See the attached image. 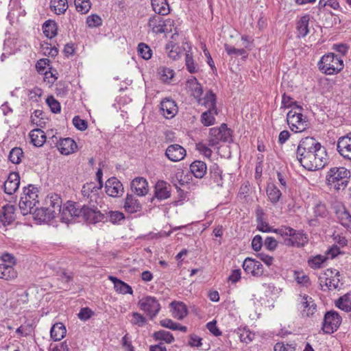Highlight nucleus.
<instances>
[{"instance_id": "aec40b11", "label": "nucleus", "mask_w": 351, "mask_h": 351, "mask_svg": "<svg viewBox=\"0 0 351 351\" xmlns=\"http://www.w3.org/2000/svg\"><path fill=\"white\" fill-rule=\"evenodd\" d=\"M131 189L139 196H144L148 192V183L143 178H136L131 182Z\"/></svg>"}, {"instance_id": "ea45409f", "label": "nucleus", "mask_w": 351, "mask_h": 351, "mask_svg": "<svg viewBox=\"0 0 351 351\" xmlns=\"http://www.w3.org/2000/svg\"><path fill=\"white\" fill-rule=\"evenodd\" d=\"M209 170L211 179L213 180L217 186H221L223 184L222 171L219 169V166L217 164H213L210 166Z\"/></svg>"}, {"instance_id": "052dcab7", "label": "nucleus", "mask_w": 351, "mask_h": 351, "mask_svg": "<svg viewBox=\"0 0 351 351\" xmlns=\"http://www.w3.org/2000/svg\"><path fill=\"white\" fill-rule=\"evenodd\" d=\"M274 232L280 234L284 239L285 237H289L291 232H294V229L288 226H281L279 228L274 229Z\"/></svg>"}, {"instance_id": "79ce46f5", "label": "nucleus", "mask_w": 351, "mask_h": 351, "mask_svg": "<svg viewBox=\"0 0 351 351\" xmlns=\"http://www.w3.org/2000/svg\"><path fill=\"white\" fill-rule=\"evenodd\" d=\"M309 16H303L297 24V29L300 36L304 37L308 34Z\"/></svg>"}, {"instance_id": "8fccbe9b", "label": "nucleus", "mask_w": 351, "mask_h": 351, "mask_svg": "<svg viewBox=\"0 0 351 351\" xmlns=\"http://www.w3.org/2000/svg\"><path fill=\"white\" fill-rule=\"evenodd\" d=\"M138 54L145 60L151 58L152 56V51L150 47L143 43L138 44Z\"/></svg>"}, {"instance_id": "4468645a", "label": "nucleus", "mask_w": 351, "mask_h": 351, "mask_svg": "<svg viewBox=\"0 0 351 351\" xmlns=\"http://www.w3.org/2000/svg\"><path fill=\"white\" fill-rule=\"evenodd\" d=\"M80 217L90 223H96L102 219L103 215L97 209L84 205L80 206Z\"/></svg>"}, {"instance_id": "c03bdc74", "label": "nucleus", "mask_w": 351, "mask_h": 351, "mask_svg": "<svg viewBox=\"0 0 351 351\" xmlns=\"http://www.w3.org/2000/svg\"><path fill=\"white\" fill-rule=\"evenodd\" d=\"M165 49L170 58L176 60L180 57L181 52L180 47L173 41H171L166 45Z\"/></svg>"}, {"instance_id": "f704fd0d", "label": "nucleus", "mask_w": 351, "mask_h": 351, "mask_svg": "<svg viewBox=\"0 0 351 351\" xmlns=\"http://www.w3.org/2000/svg\"><path fill=\"white\" fill-rule=\"evenodd\" d=\"M267 195L269 201L273 204H276L282 196L280 189L274 184H269L267 187Z\"/></svg>"}, {"instance_id": "58836bf2", "label": "nucleus", "mask_w": 351, "mask_h": 351, "mask_svg": "<svg viewBox=\"0 0 351 351\" xmlns=\"http://www.w3.org/2000/svg\"><path fill=\"white\" fill-rule=\"evenodd\" d=\"M50 7L56 14H64L68 8L67 0H51Z\"/></svg>"}, {"instance_id": "603ef678", "label": "nucleus", "mask_w": 351, "mask_h": 351, "mask_svg": "<svg viewBox=\"0 0 351 351\" xmlns=\"http://www.w3.org/2000/svg\"><path fill=\"white\" fill-rule=\"evenodd\" d=\"M155 340H163L166 343H170L173 341L174 338L169 332L159 330L158 332H155Z\"/></svg>"}, {"instance_id": "49530a36", "label": "nucleus", "mask_w": 351, "mask_h": 351, "mask_svg": "<svg viewBox=\"0 0 351 351\" xmlns=\"http://www.w3.org/2000/svg\"><path fill=\"white\" fill-rule=\"evenodd\" d=\"M23 157V152L20 147H14L10 152L8 158L14 164H19Z\"/></svg>"}, {"instance_id": "473e14b6", "label": "nucleus", "mask_w": 351, "mask_h": 351, "mask_svg": "<svg viewBox=\"0 0 351 351\" xmlns=\"http://www.w3.org/2000/svg\"><path fill=\"white\" fill-rule=\"evenodd\" d=\"M66 333V328L62 323H56L53 324L50 330L51 337L56 341H60L64 338Z\"/></svg>"}, {"instance_id": "7c9ffc66", "label": "nucleus", "mask_w": 351, "mask_h": 351, "mask_svg": "<svg viewBox=\"0 0 351 351\" xmlns=\"http://www.w3.org/2000/svg\"><path fill=\"white\" fill-rule=\"evenodd\" d=\"M31 143L36 147H41L46 141L45 132L39 128L34 129L29 132Z\"/></svg>"}, {"instance_id": "c756f323", "label": "nucleus", "mask_w": 351, "mask_h": 351, "mask_svg": "<svg viewBox=\"0 0 351 351\" xmlns=\"http://www.w3.org/2000/svg\"><path fill=\"white\" fill-rule=\"evenodd\" d=\"M190 171L195 178H202L206 173L207 166L203 161L195 160L191 164Z\"/></svg>"}, {"instance_id": "6ab92c4d", "label": "nucleus", "mask_w": 351, "mask_h": 351, "mask_svg": "<svg viewBox=\"0 0 351 351\" xmlns=\"http://www.w3.org/2000/svg\"><path fill=\"white\" fill-rule=\"evenodd\" d=\"M171 195V185L163 180H159L155 184V198L166 199Z\"/></svg>"}, {"instance_id": "de8ad7c7", "label": "nucleus", "mask_w": 351, "mask_h": 351, "mask_svg": "<svg viewBox=\"0 0 351 351\" xmlns=\"http://www.w3.org/2000/svg\"><path fill=\"white\" fill-rule=\"evenodd\" d=\"M74 4L77 11L82 14L87 13L91 5L89 0H75Z\"/></svg>"}, {"instance_id": "72a5a7b5", "label": "nucleus", "mask_w": 351, "mask_h": 351, "mask_svg": "<svg viewBox=\"0 0 351 351\" xmlns=\"http://www.w3.org/2000/svg\"><path fill=\"white\" fill-rule=\"evenodd\" d=\"M174 71L166 66L158 69V77L163 83L169 84L174 77Z\"/></svg>"}, {"instance_id": "b1692460", "label": "nucleus", "mask_w": 351, "mask_h": 351, "mask_svg": "<svg viewBox=\"0 0 351 351\" xmlns=\"http://www.w3.org/2000/svg\"><path fill=\"white\" fill-rule=\"evenodd\" d=\"M49 206L46 210L48 211L49 214L51 215V217H55L57 213H60L61 211V198L58 195L51 196L47 200Z\"/></svg>"}, {"instance_id": "a18cd8bd", "label": "nucleus", "mask_w": 351, "mask_h": 351, "mask_svg": "<svg viewBox=\"0 0 351 351\" xmlns=\"http://www.w3.org/2000/svg\"><path fill=\"white\" fill-rule=\"evenodd\" d=\"M155 14L158 13L161 16L167 15L170 12L169 5L167 0H155Z\"/></svg>"}, {"instance_id": "0e129e2a", "label": "nucleus", "mask_w": 351, "mask_h": 351, "mask_svg": "<svg viewBox=\"0 0 351 351\" xmlns=\"http://www.w3.org/2000/svg\"><path fill=\"white\" fill-rule=\"evenodd\" d=\"M108 217L110 222L117 223L124 219V215L119 211H110L109 212Z\"/></svg>"}, {"instance_id": "4d7b16f0", "label": "nucleus", "mask_w": 351, "mask_h": 351, "mask_svg": "<svg viewBox=\"0 0 351 351\" xmlns=\"http://www.w3.org/2000/svg\"><path fill=\"white\" fill-rule=\"evenodd\" d=\"M32 331V325L29 324L21 325L16 330V332L19 337H27L31 335Z\"/></svg>"}, {"instance_id": "1a4fd4ad", "label": "nucleus", "mask_w": 351, "mask_h": 351, "mask_svg": "<svg viewBox=\"0 0 351 351\" xmlns=\"http://www.w3.org/2000/svg\"><path fill=\"white\" fill-rule=\"evenodd\" d=\"M80 204L79 203L68 201L61 209L60 220L66 223H69L75 218L80 217Z\"/></svg>"}, {"instance_id": "4be33fe9", "label": "nucleus", "mask_w": 351, "mask_h": 351, "mask_svg": "<svg viewBox=\"0 0 351 351\" xmlns=\"http://www.w3.org/2000/svg\"><path fill=\"white\" fill-rule=\"evenodd\" d=\"M171 311L174 318L183 319L188 314L187 307L182 302L173 301L170 303Z\"/></svg>"}, {"instance_id": "13d9d810", "label": "nucleus", "mask_w": 351, "mask_h": 351, "mask_svg": "<svg viewBox=\"0 0 351 351\" xmlns=\"http://www.w3.org/2000/svg\"><path fill=\"white\" fill-rule=\"evenodd\" d=\"M314 213L316 217H320L322 218L327 217L328 215V211L326 206L321 203L316 205Z\"/></svg>"}, {"instance_id": "bf43d9fd", "label": "nucleus", "mask_w": 351, "mask_h": 351, "mask_svg": "<svg viewBox=\"0 0 351 351\" xmlns=\"http://www.w3.org/2000/svg\"><path fill=\"white\" fill-rule=\"evenodd\" d=\"M225 50L228 55L235 54L237 56H246V51L244 49H236L229 45H225Z\"/></svg>"}, {"instance_id": "9b49d317", "label": "nucleus", "mask_w": 351, "mask_h": 351, "mask_svg": "<svg viewBox=\"0 0 351 351\" xmlns=\"http://www.w3.org/2000/svg\"><path fill=\"white\" fill-rule=\"evenodd\" d=\"M160 111L166 119H171L178 113V108L176 101L169 97L164 98L160 105Z\"/></svg>"}, {"instance_id": "c85d7f7f", "label": "nucleus", "mask_w": 351, "mask_h": 351, "mask_svg": "<svg viewBox=\"0 0 351 351\" xmlns=\"http://www.w3.org/2000/svg\"><path fill=\"white\" fill-rule=\"evenodd\" d=\"M218 114L217 108L207 109L202 112L200 117V122L204 126L208 127L215 123V115Z\"/></svg>"}, {"instance_id": "2f4dec72", "label": "nucleus", "mask_w": 351, "mask_h": 351, "mask_svg": "<svg viewBox=\"0 0 351 351\" xmlns=\"http://www.w3.org/2000/svg\"><path fill=\"white\" fill-rule=\"evenodd\" d=\"M141 204L132 195L128 194L125 200L124 208L130 213H136L140 210Z\"/></svg>"}, {"instance_id": "864d4df0", "label": "nucleus", "mask_w": 351, "mask_h": 351, "mask_svg": "<svg viewBox=\"0 0 351 351\" xmlns=\"http://www.w3.org/2000/svg\"><path fill=\"white\" fill-rule=\"evenodd\" d=\"M98 186L94 182L86 183L84 184L82 189V193L84 196L89 197L90 193H97L98 190Z\"/></svg>"}, {"instance_id": "bb28decb", "label": "nucleus", "mask_w": 351, "mask_h": 351, "mask_svg": "<svg viewBox=\"0 0 351 351\" xmlns=\"http://www.w3.org/2000/svg\"><path fill=\"white\" fill-rule=\"evenodd\" d=\"M108 278L113 282L114 289L117 292L121 294H132L133 291L132 287L123 281L112 276H109Z\"/></svg>"}, {"instance_id": "393cba45", "label": "nucleus", "mask_w": 351, "mask_h": 351, "mask_svg": "<svg viewBox=\"0 0 351 351\" xmlns=\"http://www.w3.org/2000/svg\"><path fill=\"white\" fill-rule=\"evenodd\" d=\"M58 147L62 154L69 155L74 152L77 148V145L72 138H65L60 141Z\"/></svg>"}, {"instance_id": "a211bd4d", "label": "nucleus", "mask_w": 351, "mask_h": 351, "mask_svg": "<svg viewBox=\"0 0 351 351\" xmlns=\"http://www.w3.org/2000/svg\"><path fill=\"white\" fill-rule=\"evenodd\" d=\"M20 185V177L17 172H12L4 182V192L8 195L14 194Z\"/></svg>"}, {"instance_id": "412c9836", "label": "nucleus", "mask_w": 351, "mask_h": 351, "mask_svg": "<svg viewBox=\"0 0 351 351\" xmlns=\"http://www.w3.org/2000/svg\"><path fill=\"white\" fill-rule=\"evenodd\" d=\"M300 308L302 309L304 313H306V316L312 315L316 311V304L313 299L306 295H300Z\"/></svg>"}, {"instance_id": "9d476101", "label": "nucleus", "mask_w": 351, "mask_h": 351, "mask_svg": "<svg viewBox=\"0 0 351 351\" xmlns=\"http://www.w3.org/2000/svg\"><path fill=\"white\" fill-rule=\"evenodd\" d=\"M337 150L345 160L351 161V132L338 138Z\"/></svg>"}, {"instance_id": "69168bd1", "label": "nucleus", "mask_w": 351, "mask_h": 351, "mask_svg": "<svg viewBox=\"0 0 351 351\" xmlns=\"http://www.w3.org/2000/svg\"><path fill=\"white\" fill-rule=\"evenodd\" d=\"M73 123L74 126L79 130L83 131L87 128V122L80 118L78 116L74 117L73 119Z\"/></svg>"}, {"instance_id": "338daca9", "label": "nucleus", "mask_w": 351, "mask_h": 351, "mask_svg": "<svg viewBox=\"0 0 351 351\" xmlns=\"http://www.w3.org/2000/svg\"><path fill=\"white\" fill-rule=\"evenodd\" d=\"M264 246L269 251H274L278 246L277 241L271 237H267L264 242Z\"/></svg>"}, {"instance_id": "423d86ee", "label": "nucleus", "mask_w": 351, "mask_h": 351, "mask_svg": "<svg viewBox=\"0 0 351 351\" xmlns=\"http://www.w3.org/2000/svg\"><path fill=\"white\" fill-rule=\"evenodd\" d=\"M303 165V167L308 171H315L322 169L327 162V154L326 149L319 145V148L313 153Z\"/></svg>"}, {"instance_id": "20e7f679", "label": "nucleus", "mask_w": 351, "mask_h": 351, "mask_svg": "<svg viewBox=\"0 0 351 351\" xmlns=\"http://www.w3.org/2000/svg\"><path fill=\"white\" fill-rule=\"evenodd\" d=\"M302 108L295 106L289 111L287 115V121L290 129L294 132H302L308 128V121L302 113Z\"/></svg>"}, {"instance_id": "7ed1b4c3", "label": "nucleus", "mask_w": 351, "mask_h": 351, "mask_svg": "<svg viewBox=\"0 0 351 351\" xmlns=\"http://www.w3.org/2000/svg\"><path fill=\"white\" fill-rule=\"evenodd\" d=\"M318 66L322 73L326 75H334L343 69V60L341 57L329 53L322 56L318 63Z\"/></svg>"}, {"instance_id": "f03ea898", "label": "nucleus", "mask_w": 351, "mask_h": 351, "mask_svg": "<svg viewBox=\"0 0 351 351\" xmlns=\"http://www.w3.org/2000/svg\"><path fill=\"white\" fill-rule=\"evenodd\" d=\"M37 198L36 188L31 185L24 188L23 195L21 197L19 203V208L23 215L32 213L33 211H36L37 215L44 213L43 209L34 208L36 204L38 203Z\"/></svg>"}, {"instance_id": "4c0bfd02", "label": "nucleus", "mask_w": 351, "mask_h": 351, "mask_svg": "<svg viewBox=\"0 0 351 351\" xmlns=\"http://www.w3.org/2000/svg\"><path fill=\"white\" fill-rule=\"evenodd\" d=\"M43 33L48 38H52L57 34V24L53 21H47L43 26Z\"/></svg>"}, {"instance_id": "e433bc0d", "label": "nucleus", "mask_w": 351, "mask_h": 351, "mask_svg": "<svg viewBox=\"0 0 351 351\" xmlns=\"http://www.w3.org/2000/svg\"><path fill=\"white\" fill-rule=\"evenodd\" d=\"M335 305L339 308L346 311H351V299L350 293H346L339 298L336 302Z\"/></svg>"}, {"instance_id": "6e6552de", "label": "nucleus", "mask_w": 351, "mask_h": 351, "mask_svg": "<svg viewBox=\"0 0 351 351\" xmlns=\"http://www.w3.org/2000/svg\"><path fill=\"white\" fill-rule=\"evenodd\" d=\"M341 323V317L335 311L326 313L323 324L322 330L324 333L332 334L337 330Z\"/></svg>"}, {"instance_id": "a19ab883", "label": "nucleus", "mask_w": 351, "mask_h": 351, "mask_svg": "<svg viewBox=\"0 0 351 351\" xmlns=\"http://www.w3.org/2000/svg\"><path fill=\"white\" fill-rule=\"evenodd\" d=\"M241 341L245 343L251 342L254 338V334L250 331L246 327H239L236 330Z\"/></svg>"}, {"instance_id": "e2e57ef3", "label": "nucleus", "mask_w": 351, "mask_h": 351, "mask_svg": "<svg viewBox=\"0 0 351 351\" xmlns=\"http://www.w3.org/2000/svg\"><path fill=\"white\" fill-rule=\"evenodd\" d=\"M257 225V229L259 231L263 232H274V230L271 227H270L266 221H263V219L261 217H258V221Z\"/></svg>"}, {"instance_id": "5701e85b", "label": "nucleus", "mask_w": 351, "mask_h": 351, "mask_svg": "<svg viewBox=\"0 0 351 351\" xmlns=\"http://www.w3.org/2000/svg\"><path fill=\"white\" fill-rule=\"evenodd\" d=\"M14 206L12 205L6 204L3 206L0 211V221L3 226L9 225L14 220Z\"/></svg>"}, {"instance_id": "774afa93", "label": "nucleus", "mask_w": 351, "mask_h": 351, "mask_svg": "<svg viewBox=\"0 0 351 351\" xmlns=\"http://www.w3.org/2000/svg\"><path fill=\"white\" fill-rule=\"evenodd\" d=\"M274 351H294L295 347L292 345L277 343L274 348Z\"/></svg>"}, {"instance_id": "2eb2a0df", "label": "nucleus", "mask_w": 351, "mask_h": 351, "mask_svg": "<svg viewBox=\"0 0 351 351\" xmlns=\"http://www.w3.org/2000/svg\"><path fill=\"white\" fill-rule=\"evenodd\" d=\"M106 193L108 195L113 197L122 195L123 193V187L121 182L114 177L107 180L105 185Z\"/></svg>"}, {"instance_id": "0eeeda50", "label": "nucleus", "mask_w": 351, "mask_h": 351, "mask_svg": "<svg viewBox=\"0 0 351 351\" xmlns=\"http://www.w3.org/2000/svg\"><path fill=\"white\" fill-rule=\"evenodd\" d=\"M208 141L210 147L216 146L220 142L230 143L232 141L231 130L225 123H222L219 128H213L210 129Z\"/></svg>"}, {"instance_id": "f3484780", "label": "nucleus", "mask_w": 351, "mask_h": 351, "mask_svg": "<svg viewBox=\"0 0 351 351\" xmlns=\"http://www.w3.org/2000/svg\"><path fill=\"white\" fill-rule=\"evenodd\" d=\"M186 154L185 149L178 144L170 145L165 151V156L173 162L182 160L186 156Z\"/></svg>"}, {"instance_id": "3c124183", "label": "nucleus", "mask_w": 351, "mask_h": 351, "mask_svg": "<svg viewBox=\"0 0 351 351\" xmlns=\"http://www.w3.org/2000/svg\"><path fill=\"white\" fill-rule=\"evenodd\" d=\"M326 260V258L322 255H317L308 260V263L310 267L315 269L321 267L322 265Z\"/></svg>"}, {"instance_id": "680f3d73", "label": "nucleus", "mask_w": 351, "mask_h": 351, "mask_svg": "<svg viewBox=\"0 0 351 351\" xmlns=\"http://www.w3.org/2000/svg\"><path fill=\"white\" fill-rule=\"evenodd\" d=\"M132 319H131V323L134 325H137L138 326H143L146 323L145 318L138 313H133L132 314Z\"/></svg>"}, {"instance_id": "f257e3e1", "label": "nucleus", "mask_w": 351, "mask_h": 351, "mask_svg": "<svg viewBox=\"0 0 351 351\" xmlns=\"http://www.w3.org/2000/svg\"><path fill=\"white\" fill-rule=\"evenodd\" d=\"M350 170L344 167H331L326 173V182L330 189L337 191L344 190L350 179Z\"/></svg>"}, {"instance_id": "09e8293b", "label": "nucleus", "mask_w": 351, "mask_h": 351, "mask_svg": "<svg viewBox=\"0 0 351 351\" xmlns=\"http://www.w3.org/2000/svg\"><path fill=\"white\" fill-rule=\"evenodd\" d=\"M295 280L299 285L303 287H308L311 285L309 277L303 272L295 271Z\"/></svg>"}, {"instance_id": "ddd939ff", "label": "nucleus", "mask_w": 351, "mask_h": 351, "mask_svg": "<svg viewBox=\"0 0 351 351\" xmlns=\"http://www.w3.org/2000/svg\"><path fill=\"white\" fill-rule=\"evenodd\" d=\"M307 242L308 239L305 234L294 230V232H291L289 237L284 239L283 244L287 247H300L304 246Z\"/></svg>"}, {"instance_id": "c9c22d12", "label": "nucleus", "mask_w": 351, "mask_h": 351, "mask_svg": "<svg viewBox=\"0 0 351 351\" xmlns=\"http://www.w3.org/2000/svg\"><path fill=\"white\" fill-rule=\"evenodd\" d=\"M17 276L16 271L10 265L0 264V278L9 280Z\"/></svg>"}, {"instance_id": "6e6d98bb", "label": "nucleus", "mask_w": 351, "mask_h": 351, "mask_svg": "<svg viewBox=\"0 0 351 351\" xmlns=\"http://www.w3.org/2000/svg\"><path fill=\"white\" fill-rule=\"evenodd\" d=\"M86 23L90 27H95L101 25L102 20L101 17L97 14H91L86 19Z\"/></svg>"}, {"instance_id": "39448f33", "label": "nucleus", "mask_w": 351, "mask_h": 351, "mask_svg": "<svg viewBox=\"0 0 351 351\" xmlns=\"http://www.w3.org/2000/svg\"><path fill=\"white\" fill-rule=\"evenodd\" d=\"M320 143L313 137H306L302 138L296 149V156L298 161L303 166V165L308 160L307 157L316 151V149L319 148Z\"/></svg>"}, {"instance_id": "dca6fc26", "label": "nucleus", "mask_w": 351, "mask_h": 351, "mask_svg": "<svg viewBox=\"0 0 351 351\" xmlns=\"http://www.w3.org/2000/svg\"><path fill=\"white\" fill-rule=\"evenodd\" d=\"M242 266L246 273L251 274L253 276L259 277L263 274V265L251 258H246Z\"/></svg>"}, {"instance_id": "5fc2aeb1", "label": "nucleus", "mask_w": 351, "mask_h": 351, "mask_svg": "<svg viewBox=\"0 0 351 351\" xmlns=\"http://www.w3.org/2000/svg\"><path fill=\"white\" fill-rule=\"evenodd\" d=\"M46 102L50 108L52 112L58 113L60 112V104L56 99H55V98L53 96L47 97V99H46Z\"/></svg>"}, {"instance_id": "cd10ccee", "label": "nucleus", "mask_w": 351, "mask_h": 351, "mask_svg": "<svg viewBox=\"0 0 351 351\" xmlns=\"http://www.w3.org/2000/svg\"><path fill=\"white\" fill-rule=\"evenodd\" d=\"M198 104L207 109L217 108V97L212 90H208L204 97L198 99Z\"/></svg>"}, {"instance_id": "a878e982", "label": "nucleus", "mask_w": 351, "mask_h": 351, "mask_svg": "<svg viewBox=\"0 0 351 351\" xmlns=\"http://www.w3.org/2000/svg\"><path fill=\"white\" fill-rule=\"evenodd\" d=\"M138 306L141 311L147 314V315L152 319L154 317V298L146 296L143 298L138 302Z\"/></svg>"}, {"instance_id": "f8f14e48", "label": "nucleus", "mask_w": 351, "mask_h": 351, "mask_svg": "<svg viewBox=\"0 0 351 351\" xmlns=\"http://www.w3.org/2000/svg\"><path fill=\"white\" fill-rule=\"evenodd\" d=\"M332 209L337 216L339 222L345 228H351V215L341 203H336L332 206Z\"/></svg>"}, {"instance_id": "37998d69", "label": "nucleus", "mask_w": 351, "mask_h": 351, "mask_svg": "<svg viewBox=\"0 0 351 351\" xmlns=\"http://www.w3.org/2000/svg\"><path fill=\"white\" fill-rule=\"evenodd\" d=\"M31 122L40 128H44L46 125V119L42 110H36L31 116Z\"/></svg>"}]
</instances>
